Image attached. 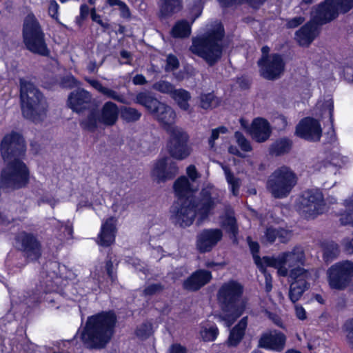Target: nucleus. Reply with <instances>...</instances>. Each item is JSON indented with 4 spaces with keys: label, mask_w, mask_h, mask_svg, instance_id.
Wrapping results in <instances>:
<instances>
[{
    "label": "nucleus",
    "mask_w": 353,
    "mask_h": 353,
    "mask_svg": "<svg viewBox=\"0 0 353 353\" xmlns=\"http://www.w3.org/2000/svg\"><path fill=\"white\" fill-rule=\"evenodd\" d=\"M261 263L263 265V263L266 266L273 267L277 269V272L279 273V268L282 267H285L283 265V263L279 260V254L276 258H271L268 256H264L261 259Z\"/></svg>",
    "instance_id": "obj_53"
},
{
    "label": "nucleus",
    "mask_w": 353,
    "mask_h": 353,
    "mask_svg": "<svg viewBox=\"0 0 353 353\" xmlns=\"http://www.w3.org/2000/svg\"><path fill=\"white\" fill-rule=\"evenodd\" d=\"M61 240L69 239L72 238L73 230L70 223H61L59 228Z\"/></svg>",
    "instance_id": "obj_54"
},
{
    "label": "nucleus",
    "mask_w": 353,
    "mask_h": 353,
    "mask_svg": "<svg viewBox=\"0 0 353 353\" xmlns=\"http://www.w3.org/2000/svg\"><path fill=\"white\" fill-rule=\"evenodd\" d=\"M305 21V18L303 17H296L292 19H285V27L287 28L293 29L296 28Z\"/></svg>",
    "instance_id": "obj_59"
},
{
    "label": "nucleus",
    "mask_w": 353,
    "mask_h": 353,
    "mask_svg": "<svg viewBox=\"0 0 353 353\" xmlns=\"http://www.w3.org/2000/svg\"><path fill=\"white\" fill-rule=\"evenodd\" d=\"M220 225L231 235L236 238L239 233V228L234 210L230 206H225L223 213L219 216Z\"/></svg>",
    "instance_id": "obj_26"
},
{
    "label": "nucleus",
    "mask_w": 353,
    "mask_h": 353,
    "mask_svg": "<svg viewBox=\"0 0 353 353\" xmlns=\"http://www.w3.org/2000/svg\"><path fill=\"white\" fill-rule=\"evenodd\" d=\"M223 234L219 228L203 230L197 236L196 248L200 252H210L221 241Z\"/></svg>",
    "instance_id": "obj_14"
},
{
    "label": "nucleus",
    "mask_w": 353,
    "mask_h": 353,
    "mask_svg": "<svg viewBox=\"0 0 353 353\" xmlns=\"http://www.w3.org/2000/svg\"><path fill=\"white\" fill-rule=\"evenodd\" d=\"M327 210L326 200H301L296 205L299 214L306 219H313Z\"/></svg>",
    "instance_id": "obj_17"
},
{
    "label": "nucleus",
    "mask_w": 353,
    "mask_h": 353,
    "mask_svg": "<svg viewBox=\"0 0 353 353\" xmlns=\"http://www.w3.org/2000/svg\"><path fill=\"white\" fill-rule=\"evenodd\" d=\"M173 188L176 196L179 199H190L196 190L194 184L186 176L178 178L174 183Z\"/></svg>",
    "instance_id": "obj_29"
},
{
    "label": "nucleus",
    "mask_w": 353,
    "mask_h": 353,
    "mask_svg": "<svg viewBox=\"0 0 353 353\" xmlns=\"http://www.w3.org/2000/svg\"><path fill=\"white\" fill-rule=\"evenodd\" d=\"M323 194L318 188L307 189L302 193V199H323Z\"/></svg>",
    "instance_id": "obj_55"
},
{
    "label": "nucleus",
    "mask_w": 353,
    "mask_h": 353,
    "mask_svg": "<svg viewBox=\"0 0 353 353\" xmlns=\"http://www.w3.org/2000/svg\"><path fill=\"white\" fill-rule=\"evenodd\" d=\"M152 115L161 125L165 131L175 125L176 113L170 106L164 103H161Z\"/></svg>",
    "instance_id": "obj_23"
},
{
    "label": "nucleus",
    "mask_w": 353,
    "mask_h": 353,
    "mask_svg": "<svg viewBox=\"0 0 353 353\" xmlns=\"http://www.w3.org/2000/svg\"><path fill=\"white\" fill-rule=\"evenodd\" d=\"M295 134L306 141L316 142L321 139L322 128L317 119L308 117L296 125Z\"/></svg>",
    "instance_id": "obj_13"
},
{
    "label": "nucleus",
    "mask_w": 353,
    "mask_h": 353,
    "mask_svg": "<svg viewBox=\"0 0 353 353\" xmlns=\"http://www.w3.org/2000/svg\"><path fill=\"white\" fill-rule=\"evenodd\" d=\"M200 14L201 11L192 19L191 23L185 19L176 21L170 31L172 37L179 39L189 37L191 34L192 24Z\"/></svg>",
    "instance_id": "obj_32"
},
{
    "label": "nucleus",
    "mask_w": 353,
    "mask_h": 353,
    "mask_svg": "<svg viewBox=\"0 0 353 353\" xmlns=\"http://www.w3.org/2000/svg\"><path fill=\"white\" fill-rule=\"evenodd\" d=\"M279 260L288 270L298 266H304L306 256L303 248L295 246L290 251L279 254Z\"/></svg>",
    "instance_id": "obj_21"
},
{
    "label": "nucleus",
    "mask_w": 353,
    "mask_h": 353,
    "mask_svg": "<svg viewBox=\"0 0 353 353\" xmlns=\"http://www.w3.org/2000/svg\"><path fill=\"white\" fill-rule=\"evenodd\" d=\"M199 105L205 110L213 109L219 104V100L214 94H201L199 97Z\"/></svg>",
    "instance_id": "obj_44"
},
{
    "label": "nucleus",
    "mask_w": 353,
    "mask_h": 353,
    "mask_svg": "<svg viewBox=\"0 0 353 353\" xmlns=\"http://www.w3.org/2000/svg\"><path fill=\"white\" fill-rule=\"evenodd\" d=\"M186 173L188 177L191 179L192 183H194L201 176L200 174L197 172V170L194 165H190L187 168Z\"/></svg>",
    "instance_id": "obj_61"
},
{
    "label": "nucleus",
    "mask_w": 353,
    "mask_h": 353,
    "mask_svg": "<svg viewBox=\"0 0 353 353\" xmlns=\"http://www.w3.org/2000/svg\"><path fill=\"white\" fill-rule=\"evenodd\" d=\"M202 339L205 341L215 340L219 334V330L216 325L203 327L200 331Z\"/></svg>",
    "instance_id": "obj_46"
},
{
    "label": "nucleus",
    "mask_w": 353,
    "mask_h": 353,
    "mask_svg": "<svg viewBox=\"0 0 353 353\" xmlns=\"http://www.w3.org/2000/svg\"><path fill=\"white\" fill-rule=\"evenodd\" d=\"M92 94L84 89L79 88L72 92L68 96L69 107L77 112H81L90 106Z\"/></svg>",
    "instance_id": "obj_19"
},
{
    "label": "nucleus",
    "mask_w": 353,
    "mask_h": 353,
    "mask_svg": "<svg viewBox=\"0 0 353 353\" xmlns=\"http://www.w3.org/2000/svg\"><path fill=\"white\" fill-rule=\"evenodd\" d=\"M278 236V230L273 228H267L265 233V241L269 243L274 242Z\"/></svg>",
    "instance_id": "obj_60"
},
{
    "label": "nucleus",
    "mask_w": 353,
    "mask_h": 353,
    "mask_svg": "<svg viewBox=\"0 0 353 353\" xmlns=\"http://www.w3.org/2000/svg\"><path fill=\"white\" fill-rule=\"evenodd\" d=\"M308 289V285H299L297 283L290 282L288 292L289 299L294 303L301 299L303 293Z\"/></svg>",
    "instance_id": "obj_43"
},
{
    "label": "nucleus",
    "mask_w": 353,
    "mask_h": 353,
    "mask_svg": "<svg viewBox=\"0 0 353 353\" xmlns=\"http://www.w3.org/2000/svg\"><path fill=\"white\" fill-rule=\"evenodd\" d=\"M116 321L113 312L99 313L88 318L84 327L77 335L86 347L103 348L111 339Z\"/></svg>",
    "instance_id": "obj_2"
},
{
    "label": "nucleus",
    "mask_w": 353,
    "mask_h": 353,
    "mask_svg": "<svg viewBox=\"0 0 353 353\" xmlns=\"http://www.w3.org/2000/svg\"><path fill=\"white\" fill-rule=\"evenodd\" d=\"M117 220L114 217L108 219L101 225V232L99 235V243L105 247L110 245L115 239Z\"/></svg>",
    "instance_id": "obj_27"
},
{
    "label": "nucleus",
    "mask_w": 353,
    "mask_h": 353,
    "mask_svg": "<svg viewBox=\"0 0 353 353\" xmlns=\"http://www.w3.org/2000/svg\"><path fill=\"white\" fill-rule=\"evenodd\" d=\"M153 332L152 325L149 322H145L139 325L135 331L136 336L141 340L148 339Z\"/></svg>",
    "instance_id": "obj_47"
},
{
    "label": "nucleus",
    "mask_w": 353,
    "mask_h": 353,
    "mask_svg": "<svg viewBox=\"0 0 353 353\" xmlns=\"http://www.w3.org/2000/svg\"><path fill=\"white\" fill-rule=\"evenodd\" d=\"M243 285L235 280L221 284L217 291V301L223 314L216 316L226 327L231 326L243 313L245 304L242 300Z\"/></svg>",
    "instance_id": "obj_3"
},
{
    "label": "nucleus",
    "mask_w": 353,
    "mask_h": 353,
    "mask_svg": "<svg viewBox=\"0 0 353 353\" xmlns=\"http://www.w3.org/2000/svg\"><path fill=\"white\" fill-rule=\"evenodd\" d=\"M20 97L23 117L33 122H40L46 117L48 103L35 85L26 80H20Z\"/></svg>",
    "instance_id": "obj_7"
},
{
    "label": "nucleus",
    "mask_w": 353,
    "mask_h": 353,
    "mask_svg": "<svg viewBox=\"0 0 353 353\" xmlns=\"http://www.w3.org/2000/svg\"><path fill=\"white\" fill-rule=\"evenodd\" d=\"M339 12L334 0H325L312 12V21L316 24H325L336 18Z\"/></svg>",
    "instance_id": "obj_16"
},
{
    "label": "nucleus",
    "mask_w": 353,
    "mask_h": 353,
    "mask_svg": "<svg viewBox=\"0 0 353 353\" xmlns=\"http://www.w3.org/2000/svg\"><path fill=\"white\" fill-rule=\"evenodd\" d=\"M224 35L223 26L215 21L207 26L206 32L192 39L190 50L205 60L209 66H213L222 57Z\"/></svg>",
    "instance_id": "obj_4"
},
{
    "label": "nucleus",
    "mask_w": 353,
    "mask_h": 353,
    "mask_svg": "<svg viewBox=\"0 0 353 353\" xmlns=\"http://www.w3.org/2000/svg\"><path fill=\"white\" fill-rule=\"evenodd\" d=\"M2 159L6 163L0 174L2 188H21L29 182L30 172L22 159L26 156V146L21 134L12 132L6 134L0 143Z\"/></svg>",
    "instance_id": "obj_1"
},
{
    "label": "nucleus",
    "mask_w": 353,
    "mask_h": 353,
    "mask_svg": "<svg viewBox=\"0 0 353 353\" xmlns=\"http://www.w3.org/2000/svg\"><path fill=\"white\" fill-rule=\"evenodd\" d=\"M234 137L236 139V142L242 150L245 152H250L252 150L250 141L245 139L241 132H236Z\"/></svg>",
    "instance_id": "obj_52"
},
{
    "label": "nucleus",
    "mask_w": 353,
    "mask_h": 353,
    "mask_svg": "<svg viewBox=\"0 0 353 353\" xmlns=\"http://www.w3.org/2000/svg\"><path fill=\"white\" fill-rule=\"evenodd\" d=\"M261 75L268 80L281 77L285 70V63L283 57L277 53L262 56L258 61Z\"/></svg>",
    "instance_id": "obj_11"
},
{
    "label": "nucleus",
    "mask_w": 353,
    "mask_h": 353,
    "mask_svg": "<svg viewBox=\"0 0 353 353\" xmlns=\"http://www.w3.org/2000/svg\"><path fill=\"white\" fill-rule=\"evenodd\" d=\"M44 272H42L43 279L44 291L46 295L44 301L49 307L59 308V304L63 300L61 295L55 292L54 287L58 288L63 283V280L72 279L74 278V274L68 270L65 265H61L56 261L47 263L44 268Z\"/></svg>",
    "instance_id": "obj_6"
},
{
    "label": "nucleus",
    "mask_w": 353,
    "mask_h": 353,
    "mask_svg": "<svg viewBox=\"0 0 353 353\" xmlns=\"http://www.w3.org/2000/svg\"><path fill=\"white\" fill-rule=\"evenodd\" d=\"M334 105L332 100H327L323 103L319 102L314 109V115L317 117H329L330 122H333Z\"/></svg>",
    "instance_id": "obj_39"
},
{
    "label": "nucleus",
    "mask_w": 353,
    "mask_h": 353,
    "mask_svg": "<svg viewBox=\"0 0 353 353\" xmlns=\"http://www.w3.org/2000/svg\"><path fill=\"white\" fill-rule=\"evenodd\" d=\"M167 158L157 161L152 170V176L158 182H165L173 179L178 173V167L174 162L167 163Z\"/></svg>",
    "instance_id": "obj_18"
},
{
    "label": "nucleus",
    "mask_w": 353,
    "mask_h": 353,
    "mask_svg": "<svg viewBox=\"0 0 353 353\" xmlns=\"http://www.w3.org/2000/svg\"><path fill=\"white\" fill-rule=\"evenodd\" d=\"M85 80L92 87L107 98L121 103H124L125 102V97L123 94L112 89L104 87L100 81L90 79H85Z\"/></svg>",
    "instance_id": "obj_36"
},
{
    "label": "nucleus",
    "mask_w": 353,
    "mask_h": 353,
    "mask_svg": "<svg viewBox=\"0 0 353 353\" xmlns=\"http://www.w3.org/2000/svg\"><path fill=\"white\" fill-rule=\"evenodd\" d=\"M159 13L162 17L167 18L180 12L183 8L182 0H159Z\"/></svg>",
    "instance_id": "obj_31"
},
{
    "label": "nucleus",
    "mask_w": 353,
    "mask_h": 353,
    "mask_svg": "<svg viewBox=\"0 0 353 353\" xmlns=\"http://www.w3.org/2000/svg\"><path fill=\"white\" fill-rule=\"evenodd\" d=\"M248 325V318L243 317L230 331L227 345L230 347L236 346L243 339Z\"/></svg>",
    "instance_id": "obj_35"
},
{
    "label": "nucleus",
    "mask_w": 353,
    "mask_h": 353,
    "mask_svg": "<svg viewBox=\"0 0 353 353\" xmlns=\"http://www.w3.org/2000/svg\"><path fill=\"white\" fill-rule=\"evenodd\" d=\"M297 183L296 174L288 166L276 169L269 176L266 187L275 198L287 197Z\"/></svg>",
    "instance_id": "obj_9"
},
{
    "label": "nucleus",
    "mask_w": 353,
    "mask_h": 353,
    "mask_svg": "<svg viewBox=\"0 0 353 353\" xmlns=\"http://www.w3.org/2000/svg\"><path fill=\"white\" fill-rule=\"evenodd\" d=\"M212 278V276L210 271L199 270L183 281V288L188 291L195 292L210 283Z\"/></svg>",
    "instance_id": "obj_22"
},
{
    "label": "nucleus",
    "mask_w": 353,
    "mask_h": 353,
    "mask_svg": "<svg viewBox=\"0 0 353 353\" xmlns=\"http://www.w3.org/2000/svg\"><path fill=\"white\" fill-rule=\"evenodd\" d=\"M341 13H346L353 8V0H334Z\"/></svg>",
    "instance_id": "obj_56"
},
{
    "label": "nucleus",
    "mask_w": 353,
    "mask_h": 353,
    "mask_svg": "<svg viewBox=\"0 0 353 353\" xmlns=\"http://www.w3.org/2000/svg\"><path fill=\"white\" fill-rule=\"evenodd\" d=\"M344 330L347 342L353 347V318L345 322Z\"/></svg>",
    "instance_id": "obj_58"
},
{
    "label": "nucleus",
    "mask_w": 353,
    "mask_h": 353,
    "mask_svg": "<svg viewBox=\"0 0 353 353\" xmlns=\"http://www.w3.org/2000/svg\"><path fill=\"white\" fill-rule=\"evenodd\" d=\"M216 206L214 200H176L170 208V219L174 225L186 228L197 218V224L200 225Z\"/></svg>",
    "instance_id": "obj_5"
},
{
    "label": "nucleus",
    "mask_w": 353,
    "mask_h": 353,
    "mask_svg": "<svg viewBox=\"0 0 353 353\" xmlns=\"http://www.w3.org/2000/svg\"><path fill=\"white\" fill-rule=\"evenodd\" d=\"M250 134L253 139L259 143L267 141L271 134L269 123L264 119H255L251 125Z\"/></svg>",
    "instance_id": "obj_25"
},
{
    "label": "nucleus",
    "mask_w": 353,
    "mask_h": 353,
    "mask_svg": "<svg viewBox=\"0 0 353 353\" xmlns=\"http://www.w3.org/2000/svg\"><path fill=\"white\" fill-rule=\"evenodd\" d=\"M89 12V7L87 5L83 4L81 6L80 16L77 18V22L79 26H81V22L88 17Z\"/></svg>",
    "instance_id": "obj_63"
},
{
    "label": "nucleus",
    "mask_w": 353,
    "mask_h": 353,
    "mask_svg": "<svg viewBox=\"0 0 353 353\" xmlns=\"http://www.w3.org/2000/svg\"><path fill=\"white\" fill-rule=\"evenodd\" d=\"M167 149L170 155L179 161L187 159L192 152V148L188 143L167 144Z\"/></svg>",
    "instance_id": "obj_33"
},
{
    "label": "nucleus",
    "mask_w": 353,
    "mask_h": 353,
    "mask_svg": "<svg viewBox=\"0 0 353 353\" xmlns=\"http://www.w3.org/2000/svg\"><path fill=\"white\" fill-rule=\"evenodd\" d=\"M248 241L256 265L259 268H261L263 270L261 259L257 254L259 251V243L257 242L252 241L250 237H248Z\"/></svg>",
    "instance_id": "obj_50"
},
{
    "label": "nucleus",
    "mask_w": 353,
    "mask_h": 353,
    "mask_svg": "<svg viewBox=\"0 0 353 353\" xmlns=\"http://www.w3.org/2000/svg\"><path fill=\"white\" fill-rule=\"evenodd\" d=\"M326 274L332 289L343 290L353 278V263L350 261L336 263L327 269Z\"/></svg>",
    "instance_id": "obj_10"
},
{
    "label": "nucleus",
    "mask_w": 353,
    "mask_h": 353,
    "mask_svg": "<svg viewBox=\"0 0 353 353\" xmlns=\"http://www.w3.org/2000/svg\"><path fill=\"white\" fill-rule=\"evenodd\" d=\"M171 97L176 101L181 110H188L190 104L188 101L191 99L190 93L184 89H176Z\"/></svg>",
    "instance_id": "obj_40"
},
{
    "label": "nucleus",
    "mask_w": 353,
    "mask_h": 353,
    "mask_svg": "<svg viewBox=\"0 0 353 353\" xmlns=\"http://www.w3.org/2000/svg\"><path fill=\"white\" fill-rule=\"evenodd\" d=\"M314 22H308L295 33V39L302 46H309L316 36V26Z\"/></svg>",
    "instance_id": "obj_28"
},
{
    "label": "nucleus",
    "mask_w": 353,
    "mask_h": 353,
    "mask_svg": "<svg viewBox=\"0 0 353 353\" xmlns=\"http://www.w3.org/2000/svg\"><path fill=\"white\" fill-rule=\"evenodd\" d=\"M119 113V107L116 103L112 101L105 102L99 112L100 123L108 127L114 125L118 121Z\"/></svg>",
    "instance_id": "obj_24"
},
{
    "label": "nucleus",
    "mask_w": 353,
    "mask_h": 353,
    "mask_svg": "<svg viewBox=\"0 0 353 353\" xmlns=\"http://www.w3.org/2000/svg\"><path fill=\"white\" fill-rule=\"evenodd\" d=\"M152 88L161 93L169 94L170 97L176 90L173 84L165 80L155 82L152 85Z\"/></svg>",
    "instance_id": "obj_45"
},
{
    "label": "nucleus",
    "mask_w": 353,
    "mask_h": 353,
    "mask_svg": "<svg viewBox=\"0 0 353 353\" xmlns=\"http://www.w3.org/2000/svg\"><path fill=\"white\" fill-rule=\"evenodd\" d=\"M164 290V286L160 283H152L146 286L143 290V296H151L161 293Z\"/></svg>",
    "instance_id": "obj_51"
},
{
    "label": "nucleus",
    "mask_w": 353,
    "mask_h": 353,
    "mask_svg": "<svg viewBox=\"0 0 353 353\" xmlns=\"http://www.w3.org/2000/svg\"><path fill=\"white\" fill-rule=\"evenodd\" d=\"M285 341L286 337L283 333L274 330L261 335L259 346L265 349L281 352L285 347Z\"/></svg>",
    "instance_id": "obj_20"
},
{
    "label": "nucleus",
    "mask_w": 353,
    "mask_h": 353,
    "mask_svg": "<svg viewBox=\"0 0 353 353\" xmlns=\"http://www.w3.org/2000/svg\"><path fill=\"white\" fill-rule=\"evenodd\" d=\"M339 247L337 243H329L324 248L323 258L326 261H332L339 255Z\"/></svg>",
    "instance_id": "obj_48"
},
{
    "label": "nucleus",
    "mask_w": 353,
    "mask_h": 353,
    "mask_svg": "<svg viewBox=\"0 0 353 353\" xmlns=\"http://www.w3.org/2000/svg\"><path fill=\"white\" fill-rule=\"evenodd\" d=\"M169 136L167 144L189 143L190 136L181 127L174 125L165 130Z\"/></svg>",
    "instance_id": "obj_37"
},
{
    "label": "nucleus",
    "mask_w": 353,
    "mask_h": 353,
    "mask_svg": "<svg viewBox=\"0 0 353 353\" xmlns=\"http://www.w3.org/2000/svg\"><path fill=\"white\" fill-rule=\"evenodd\" d=\"M99 123H100L99 112L95 110H92L79 121V125L83 130L92 132L97 129Z\"/></svg>",
    "instance_id": "obj_38"
},
{
    "label": "nucleus",
    "mask_w": 353,
    "mask_h": 353,
    "mask_svg": "<svg viewBox=\"0 0 353 353\" xmlns=\"http://www.w3.org/2000/svg\"><path fill=\"white\" fill-rule=\"evenodd\" d=\"M279 275L288 276L289 282H293L299 285H305L310 287V282L316 280L319 276L317 271L314 268H305L304 266L288 270L286 267H282L279 270Z\"/></svg>",
    "instance_id": "obj_12"
},
{
    "label": "nucleus",
    "mask_w": 353,
    "mask_h": 353,
    "mask_svg": "<svg viewBox=\"0 0 353 353\" xmlns=\"http://www.w3.org/2000/svg\"><path fill=\"white\" fill-rule=\"evenodd\" d=\"M121 118L128 123H133L139 121L141 117V112L136 108L124 106L120 110Z\"/></svg>",
    "instance_id": "obj_42"
},
{
    "label": "nucleus",
    "mask_w": 353,
    "mask_h": 353,
    "mask_svg": "<svg viewBox=\"0 0 353 353\" xmlns=\"http://www.w3.org/2000/svg\"><path fill=\"white\" fill-rule=\"evenodd\" d=\"M227 132V128L225 127H219L215 129H213L211 132V136L208 139V143L210 147V148H213L214 147V141L216 140L219 137V134L222 133L224 134Z\"/></svg>",
    "instance_id": "obj_57"
},
{
    "label": "nucleus",
    "mask_w": 353,
    "mask_h": 353,
    "mask_svg": "<svg viewBox=\"0 0 353 353\" xmlns=\"http://www.w3.org/2000/svg\"><path fill=\"white\" fill-rule=\"evenodd\" d=\"M23 42L28 50L43 57H48L50 51L46 41L42 28L32 13L23 20L22 29Z\"/></svg>",
    "instance_id": "obj_8"
},
{
    "label": "nucleus",
    "mask_w": 353,
    "mask_h": 353,
    "mask_svg": "<svg viewBox=\"0 0 353 353\" xmlns=\"http://www.w3.org/2000/svg\"><path fill=\"white\" fill-rule=\"evenodd\" d=\"M136 103L143 106L152 114L162 103L157 99L155 94L150 91L139 92L135 97Z\"/></svg>",
    "instance_id": "obj_30"
},
{
    "label": "nucleus",
    "mask_w": 353,
    "mask_h": 353,
    "mask_svg": "<svg viewBox=\"0 0 353 353\" xmlns=\"http://www.w3.org/2000/svg\"><path fill=\"white\" fill-rule=\"evenodd\" d=\"M345 210L340 212V222L343 225H351L353 227V200H345L343 203Z\"/></svg>",
    "instance_id": "obj_41"
},
{
    "label": "nucleus",
    "mask_w": 353,
    "mask_h": 353,
    "mask_svg": "<svg viewBox=\"0 0 353 353\" xmlns=\"http://www.w3.org/2000/svg\"><path fill=\"white\" fill-rule=\"evenodd\" d=\"M59 5L55 0H51L48 8V13L53 19H58Z\"/></svg>",
    "instance_id": "obj_62"
},
{
    "label": "nucleus",
    "mask_w": 353,
    "mask_h": 353,
    "mask_svg": "<svg viewBox=\"0 0 353 353\" xmlns=\"http://www.w3.org/2000/svg\"><path fill=\"white\" fill-rule=\"evenodd\" d=\"M18 241L23 256L29 261L37 260L41 255V244L37 238L26 232L18 236Z\"/></svg>",
    "instance_id": "obj_15"
},
{
    "label": "nucleus",
    "mask_w": 353,
    "mask_h": 353,
    "mask_svg": "<svg viewBox=\"0 0 353 353\" xmlns=\"http://www.w3.org/2000/svg\"><path fill=\"white\" fill-rule=\"evenodd\" d=\"M105 270L107 272V274L111 281L114 282L117 278L116 274L114 272V266L113 263L111 261V259H108L106 261L105 266Z\"/></svg>",
    "instance_id": "obj_64"
},
{
    "label": "nucleus",
    "mask_w": 353,
    "mask_h": 353,
    "mask_svg": "<svg viewBox=\"0 0 353 353\" xmlns=\"http://www.w3.org/2000/svg\"><path fill=\"white\" fill-rule=\"evenodd\" d=\"M223 170L225 172L228 183L232 186L233 194L234 196H236L235 191L239 188V179L234 176L230 169L228 166H223Z\"/></svg>",
    "instance_id": "obj_49"
},
{
    "label": "nucleus",
    "mask_w": 353,
    "mask_h": 353,
    "mask_svg": "<svg viewBox=\"0 0 353 353\" xmlns=\"http://www.w3.org/2000/svg\"><path fill=\"white\" fill-rule=\"evenodd\" d=\"M293 145L292 141L288 137H282L276 139L269 147V154L272 156L279 157L290 152Z\"/></svg>",
    "instance_id": "obj_34"
}]
</instances>
